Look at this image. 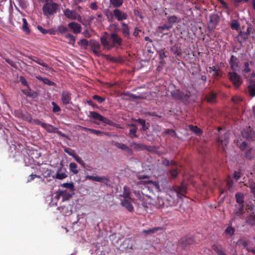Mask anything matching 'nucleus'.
Returning <instances> with one entry per match:
<instances>
[{"mask_svg": "<svg viewBox=\"0 0 255 255\" xmlns=\"http://www.w3.org/2000/svg\"><path fill=\"white\" fill-rule=\"evenodd\" d=\"M100 40L103 48L107 50L113 48H119L123 45V39L116 32L111 33L105 32L101 37Z\"/></svg>", "mask_w": 255, "mask_h": 255, "instance_id": "f257e3e1", "label": "nucleus"}, {"mask_svg": "<svg viewBox=\"0 0 255 255\" xmlns=\"http://www.w3.org/2000/svg\"><path fill=\"white\" fill-rule=\"evenodd\" d=\"M59 7V5L54 2L52 0H46L42 7L43 14L46 16L53 15L56 13Z\"/></svg>", "mask_w": 255, "mask_h": 255, "instance_id": "f03ea898", "label": "nucleus"}, {"mask_svg": "<svg viewBox=\"0 0 255 255\" xmlns=\"http://www.w3.org/2000/svg\"><path fill=\"white\" fill-rule=\"evenodd\" d=\"M89 114L90 115H88V117L93 119L94 120V123L96 124H98L97 122L98 121L102 122L105 125L113 127H115L116 125V124L113 121L103 117L102 115L96 112L91 111L89 112Z\"/></svg>", "mask_w": 255, "mask_h": 255, "instance_id": "7ed1b4c3", "label": "nucleus"}, {"mask_svg": "<svg viewBox=\"0 0 255 255\" xmlns=\"http://www.w3.org/2000/svg\"><path fill=\"white\" fill-rule=\"evenodd\" d=\"M196 243L195 238L192 236H186L181 238L178 241V246L182 250H187Z\"/></svg>", "mask_w": 255, "mask_h": 255, "instance_id": "20e7f679", "label": "nucleus"}, {"mask_svg": "<svg viewBox=\"0 0 255 255\" xmlns=\"http://www.w3.org/2000/svg\"><path fill=\"white\" fill-rule=\"evenodd\" d=\"M170 93L172 98L176 101H180L184 104L187 103L189 102L190 95L185 93L180 89H175L171 91Z\"/></svg>", "mask_w": 255, "mask_h": 255, "instance_id": "39448f33", "label": "nucleus"}, {"mask_svg": "<svg viewBox=\"0 0 255 255\" xmlns=\"http://www.w3.org/2000/svg\"><path fill=\"white\" fill-rule=\"evenodd\" d=\"M112 16L119 21H122L128 18V14L119 8H115L111 13Z\"/></svg>", "mask_w": 255, "mask_h": 255, "instance_id": "423d86ee", "label": "nucleus"}, {"mask_svg": "<svg viewBox=\"0 0 255 255\" xmlns=\"http://www.w3.org/2000/svg\"><path fill=\"white\" fill-rule=\"evenodd\" d=\"M63 13L69 19L77 20L78 21H81L82 20L80 15L74 10H71L67 8L63 10Z\"/></svg>", "mask_w": 255, "mask_h": 255, "instance_id": "0eeeda50", "label": "nucleus"}, {"mask_svg": "<svg viewBox=\"0 0 255 255\" xmlns=\"http://www.w3.org/2000/svg\"><path fill=\"white\" fill-rule=\"evenodd\" d=\"M228 77L236 88H239L242 84L241 77L236 71H233L232 72H229L228 74Z\"/></svg>", "mask_w": 255, "mask_h": 255, "instance_id": "6e6552de", "label": "nucleus"}, {"mask_svg": "<svg viewBox=\"0 0 255 255\" xmlns=\"http://www.w3.org/2000/svg\"><path fill=\"white\" fill-rule=\"evenodd\" d=\"M252 76L249 80L248 86L246 89V92L251 97L255 96V80L252 79L255 76V73L253 71L252 72Z\"/></svg>", "mask_w": 255, "mask_h": 255, "instance_id": "1a4fd4ad", "label": "nucleus"}, {"mask_svg": "<svg viewBox=\"0 0 255 255\" xmlns=\"http://www.w3.org/2000/svg\"><path fill=\"white\" fill-rule=\"evenodd\" d=\"M86 178L88 180L103 183L106 185H109L110 180L109 177L104 176H94L92 175H87Z\"/></svg>", "mask_w": 255, "mask_h": 255, "instance_id": "9d476101", "label": "nucleus"}, {"mask_svg": "<svg viewBox=\"0 0 255 255\" xmlns=\"http://www.w3.org/2000/svg\"><path fill=\"white\" fill-rule=\"evenodd\" d=\"M90 46L93 53L96 55L99 56L101 52V46L99 42L95 40H91L90 41Z\"/></svg>", "mask_w": 255, "mask_h": 255, "instance_id": "9b49d317", "label": "nucleus"}, {"mask_svg": "<svg viewBox=\"0 0 255 255\" xmlns=\"http://www.w3.org/2000/svg\"><path fill=\"white\" fill-rule=\"evenodd\" d=\"M239 63H240V60L239 59L235 56L234 55H232L231 56L230 61H229V64L230 66L231 69L233 71H236L238 70V68H239Z\"/></svg>", "mask_w": 255, "mask_h": 255, "instance_id": "f8f14e48", "label": "nucleus"}, {"mask_svg": "<svg viewBox=\"0 0 255 255\" xmlns=\"http://www.w3.org/2000/svg\"><path fill=\"white\" fill-rule=\"evenodd\" d=\"M113 144L116 147L120 148L121 149L127 152V153L132 154L133 150L132 149L128 147L125 144L121 143L118 141H113Z\"/></svg>", "mask_w": 255, "mask_h": 255, "instance_id": "ddd939ff", "label": "nucleus"}, {"mask_svg": "<svg viewBox=\"0 0 255 255\" xmlns=\"http://www.w3.org/2000/svg\"><path fill=\"white\" fill-rule=\"evenodd\" d=\"M61 101L63 104L68 105L71 101V94L68 91H64L61 93Z\"/></svg>", "mask_w": 255, "mask_h": 255, "instance_id": "4468645a", "label": "nucleus"}, {"mask_svg": "<svg viewBox=\"0 0 255 255\" xmlns=\"http://www.w3.org/2000/svg\"><path fill=\"white\" fill-rule=\"evenodd\" d=\"M229 141V136L228 132H225L224 134L219 136L218 142L219 145L227 146Z\"/></svg>", "mask_w": 255, "mask_h": 255, "instance_id": "2eb2a0df", "label": "nucleus"}, {"mask_svg": "<svg viewBox=\"0 0 255 255\" xmlns=\"http://www.w3.org/2000/svg\"><path fill=\"white\" fill-rule=\"evenodd\" d=\"M132 201V199H123L121 201V205L124 207L128 212H131L134 210V208L131 204Z\"/></svg>", "mask_w": 255, "mask_h": 255, "instance_id": "dca6fc26", "label": "nucleus"}, {"mask_svg": "<svg viewBox=\"0 0 255 255\" xmlns=\"http://www.w3.org/2000/svg\"><path fill=\"white\" fill-rule=\"evenodd\" d=\"M68 25L74 33H80L81 31V26L77 22H71L69 23Z\"/></svg>", "mask_w": 255, "mask_h": 255, "instance_id": "f3484780", "label": "nucleus"}, {"mask_svg": "<svg viewBox=\"0 0 255 255\" xmlns=\"http://www.w3.org/2000/svg\"><path fill=\"white\" fill-rule=\"evenodd\" d=\"M244 137L246 138L248 140H253L254 132L251 129V127L244 129L242 132Z\"/></svg>", "mask_w": 255, "mask_h": 255, "instance_id": "a211bd4d", "label": "nucleus"}, {"mask_svg": "<svg viewBox=\"0 0 255 255\" xmlns=\"http://www.w3.org/2000/svg\"><path fill=\"white\" fill-rule=\"evenodd\" d=\"M122 26V33L123 36L127 38H129L130 31L128 25L125 22H122L121 23Z\"/></svg>", "mask_w": 255, "mask_h": 255, "instance_id": "6ab92c4d", "label": "nucleus"}, {"mask_svg": "<svg viewBox=\"0 0 255 255\" xmlns=\"http://www.w3.org/2000/svg\"><path fill=\"white\" fill-rule=\"evenodd\" d=\"M129 146L135 151H140L146 149V145L141 143H136L134 141L129 142Z\"/></svg>", "mask_w": 255, "mask_h": 255, "instance_id": "aec40b11", "label": "nucleus"}, {"mask_svg": "<svg viewBox=\"0 0 255 255\" xmlns=\"http://www.w3.org/2000/svg\"><path fill=\"white\" fill-rule=\"evenodd\" d=\"M253 65L254 63L252 62H246L244 64L242 67V73L245 76L251 72V68Z\"/></svg>", "mask_w": 255, "mask_h": 255, "instance_id": "412c9836", "label": "nucleus"}, {"mask_svg": "<svg viewBox=\"0 0 255 255\" xmlns=\"http://www.w3.org/2000/svg\"><path fill=\"white\" fill-rule=\"evenodd\" d=\"M187 193V188L186 186L182 184L180 186H177V196L178 198H181Z\"/></svg>", "mask_w": 255, "mask_h": 255, "instance_id": "4be33fe9", "label": "nucleus"}, {"mask_svg": "<svg viewBox=\"0 0 255 255\" xmlns=\"http://www.w3.org/2000/svg\"><path fill=\"white\" fill-rule=\"evenodd\" d=\"M123 248L127 249H132L134 247V241L130 238L126 239L122 244Z\"/></svg>", "mask_w": 255, "mask_h": 255, "instance_id": "5701e85b", "label": "nucleus"}, {"mask_svg": "<svg viewBox=\"0 0 255 255\" xmlns=\"http://www.w3.org/2000/svg\"><path fill=\"white\" fill-rule=\"evenodd\" d=\"M205 100L209 103H214L216 102L217 95L214 92H210L205 96Z\"/></svg>", "mask_w": 255, "mask_h": 255, "instance_id": "b1692460", "label": "nucleus"}, {"mask_svg": "<svg viewBox=\"0 0 255 255\" xmlns=\"http://www.w3.org/2000/svg\"><path fill=\"white\" fill-rule=\"evenodd\" d=\"M42 127L49 133H54L57 129V128L54 127L52 125L45 123L42 124Z\"/></svg>", "mask_w": 255, "mask_h": 255, "instance_id": "393cba45", "label": "nucleus"}, {"mask_svg": "<svg viewBox=\"0 0 255 255\" xmlns=\"http://www.w3.org/2000/svg\"><path fill=\"white\" fill-rule=\"evenodd\" d=\"M236 202L239 205H244V195L241 192H238L235 195Z\"/></svg>", "mask_w": 255, "mask_h": 255, "instance_id": "a878e982", "label": "nucleus"}, {"mask_svg": "<svg viewBox=\"0 0 255 255\" xmlns=\"http://www.w3.org/2000/svg\"><path fill=\"white\" fill-rule=\"evenodd\" d=\"M248 213L249 215L246 219L247 223L251 225H255V214L254 212L249 213L248 211Z\"/></svg>", "mask_w": 255, "mask_h": 255, "instance_id": "bb28decb", "label": "nucleus"}, {"mask_svg": "<svg viewBox=\"0 0 255 255\" xmlns=\"http://www.w3.org/2000/svg\"><path fill=\"white\" fill-rule=\"evenodd\" d=\"M131 128L129 129L128 136L130 138H133L137 137L138 136L136 134L137 127L134 125H131Z\"/></svg>", "mask_w": 255, "mask_h": 255, "instance_id": "cd10ccee", "label": "nucleus"}, {"mask_svg": "<svg viewBox=\"0 0 255 255\" xmlns=\"http://www.w3.org/2000/svg\"><path fill=\"white\" fill-rule=\"evenodd\" d=\"M22 25L21 27V29L22 31L26 34H29L30 33V30L28 26V24L27 21V20L25 18H22Z\"/></svg>", "mask_w": 255, "mask_h": 255, "instance_id": "c85d7f7f", "label": "nucleus"}, {"mask_svg": "<svg viewBox=\"0 0 255 255\" xmlns=\"http://www.w3.org/2000/svg\"><path fill=\"white\" fill-rule=\"evenodd\" d=\"M124 0H110V3L114 8H119L124 3Z\"/></svg>", "mask_w": 255, "mask_h": 255, "instance_id": "c756f323", "label": "nucleus"}, {"mask_svg": "<svg viewBox=\"0 0 255 255\" xmlns=\"http://www.w3.org/2000/svg\"><path fill=\"white\" fill-rule=\"evenodd\" d=\"M83 130L84 131H90L91 133L96 134L97 135H103L106 134V133L103 131L99 130H96L92 128H89L86 127H81Z\"/></svg>", "mask_w": 255, "mask_h": 255, "instance_id": "7c9ffc66", "label": "nucleus"}, {"mask_svg": "<svg viewBox=\"0 0 255 255\" xmlns=\"http://www.w3.org/2000/svg\"><path fill=\"white\" fill-rule=\"evenodd\" d=\"M130 192L129 188L127 186H125L124 188V192L122 195L120 196L124 198V199H131V198L130 197Z\"/></svg>", "mask_w": 255, "mask_h": 255, "instance_id": "2f4dec72", "label": "nucleus"}, {"mask_svg": "<svg viewBox=\"0 0 255 255\" xmlns=\"http://www.w3.org/2000/svg\"><path fill=\"white\" fill-rule=\"evenodd\" d=\"M61 168H60L58 169L55 175H53V177L59 180H62L66 178L68 175L65 173H61Z\"/></svg>", "mask_w": 255, "mask_h": 255, "instance_id": "473e14b6", "label": "nucleus"}, {"mask_svg": "<svg viewBox=\"0 0 255 255\" xmlns=\"http://www.w3.org/2000/svg\"><path fill=\"white\" fill-rule=\"evenodd\" d=\"M249 36V33L247 32H242L241 31L239 34L237 38L239 42L241 43L244 42L246 39L248 38Z\"/></svg>", "mask_w": 255, "mask_h": 255, "instance_id": "72a5a7b5", "label": "nucleus"}, {"mask_svg": "<svg viewBox=\"0 0 255 255\" xmlns=\"http://www.w3.org/2000/svg\"><path fill=\"white\" fill-rule=\"evenodd\" d=\"M235 232V229L232 227V223H230L229 225L225 230L224 233L226 235H229L230 237L233 236Z\"/></svg>", "mask_w": 255, "mask_h": 255, "instance_id": "f704fd0d", "label": "nucleus"}, {"mask_svg": "<svg viewBox=\"0 0 255 255\" xmlns=\"http://www.w3.org/2000/svg\"><path fill=\"white\" fill-rule=\"evenodd\" d=\"M244 209V205H236V208L234 210V214L237 216H239L243 214V211Z\"/></svg>", "mask_w": 255, "mask_h": 255, "instance_id": "c9c22d12", "label": "nucleus"}, {"mask_svg": "<svg viewBox=\"0 0 255 255\" xmlns=\"http://www.w3.org/2000/svg\"><path fill=\"white\" fill-rule=\"evenodd\" d=\"M171 51L176 55H181V51L180 46L178 44H174L171 47Z\"/></svg>", "mask_w": 255, "mask_h": 255, "instance_id": "e433bc0d", "label": "nucleus"}, {"mask_svg": "<svg viewBox=\"0 0 255 255\" xmlns=\"http://www.w3.org/2000/svg\"><path fill=\"white\" fill-rule=\"evenodd\" d=\"M135 121L142 126V129L143 131H146L148 128L149 125H146L145 120L142 119H138ZM148 125H149V124H148Z\"/></svg>", "mask_w": 255, "mask_h": 255, "instance_id": "4c0bfd02", "label": "nucleus"}, {"mask_svg": "<svg viewBox=\"0 0 255 255\" xmlns=\"http://www.w3.org/2000/svg\"><path fill=\"white\" fill-rule=\"evenodd\" d=\"M189 128L192 131L198 135H200L203 132L202 129L197 126L190 125Z\"/></svg>", "mask_w": 255, "mask_h": 255, "instance_id": "58836bf2", "label": "nucleus"}, {"mask_svg": "<svg viewBox=\"0 0 255 255\" xmlns=\"http://www.w3.org/2000/svg\"><path fill=\"white\" fill-rule=\"evenodd\" d=\"M31 60L36 62V63L39 64L40 65L45 67V68H48V65L45 62H44L43 60L42 59H39L37 57H33V58H31Z\"/></svg>", "mask_w": 255, "mask_h": 255, "instance_id": "ea45409f", "label": "nucleus"}, {"mask_svg": "<svg viewBox=\"0 0 255 255\" xmlns=\"http://www.w3.org/2000/svg\"><path fill=\"white\" fill-rule=\"evenodd\" d=\"M77 165L75 162L70 163L69 168L71 172L74 174H77L79 172V170L77 169Z\"/></svg>", "mask_w": 255, "mask_h": 255, "instance_id": "a19ab883", "label": "nucleus"}, {"mask_svg": "<svg viewBox=\"0 0 255 255\" xmlns=\"http://www.w3.org/2000/svg\"><path fill=\"white\" fill-rule=\"evenodd\" d=\"M171 24H169L168 22L165 23L162 26H159L158 27V31L162 32L165 30H169L172 28Z\"/></svg>", "mask_w": 255, "mask_h": 255, "instance_id": "79ce46f5", "label": "nucleus"}, {"mask_svg": "<svg viewBox=\"0 0 255 255\" xmlns=\"http://www.w3.org/2000/svg\"><path fill=\"white\" fill-rule=\"evenodd\" d=\"M212 248L218 255H220L223 252L221 245H213L212 246Z\"/></svg>", "mask_w": 255, "mask_h": 255, "instance_id": "37998d69", "label": "nucleus"}, {"mask_svg": "<svg viewBox=\"0 0 255 255\" xmlns=\"http://www.w3.org/2000/svg\"><path fill=\"white\" fill-rule=\"evenodd\" d=\"M58 196H62V201H65L67 200H69L70 198H71L72 196L69 194L66 193L65 191H61L58 194Z\"/></svg>", "mask_w": 255, "mask_h": 255, "instance_id": "c03bdc74", "label": "nucleus"}, {"mask_svg": "<svg viewBox=\"0 0 255 255\" xmlns=\"http://www.w3.org/2000/svg\"><path fill=\"white\" fill-rule=\"evenodd\" d=\"M60 209H61V212H62V213L65 216L70 215L72 213V211L71 209H68V207L63 206L62 207H61Z\"/></svg>", "mask_w": 255, "mask_h": 255, "instance_id": "a18cd8bd", "label": "nucleus"}, {"mask_svg": "<svg viewBox=\"0 0 255 255\" xmlns=\"http://www.w3.org/2000/svg\"><path fill=\"white\" fill-rule=\"evenodd\" d=\"M65 37L67 39L68 41V43L69 44L74 45L75 42V37L71 34L70 33H67Z\"/></svg>", "mask_w": 255, "mask_h": 255, "instance_id": "49530a36", "label": "nucleus"}, {"mask_svg": "<svg viewBox=\"0 0 255 255\" xmlns=\"http://www.w3.org/2000/svg\"><path fill=\"white\" fill-rule=\"evenodd\" d=\"M255 154V150L252 148L247 151L245 155L246 158L248 159H252L254 158Z\"/></svg>", "mask_w": 255, "mask_h": 255, "instance_id": "de8ad7c7", "label": "nucleus"}, {"mask_svg": "<svg viewBox=\"0 0 255 255\" xmlns=\"http://www.w3.org/2000/svg\"><path fill=\"white\" fill-rule=\"evenodd\" d=\"M20 117L24 121L30 122L31 121V116L30 114L26 112L25 113H21Z\"/></svg>", "mask_w": 255, "mask_h": 255, "instance_id": "09e8293b", "label": "nucleus"}, {"mask_svg": "<svg viewBox=\"0 0 255 255\" xmlns=\"http://www.w3.org/2000/svg\"><path fill=\"white\" fill-rule=\"evenodd\" d=\"M58 31L61 34H64L68 31V28L63 25H61L58 27Z\"/></svg>", "mask_w": 255, "mask_h": 255, "instance_id": "8fccbe9b", "label": "nucleus"}, {"mask_svg": "<svg viewBox=\"0 0 255 255\" xmlns=\"http://www.w3.org/2000/svg\"><path fill=\"white\" fill-rule=\"evenodd\" d=\"M177 20V16L173 15L168 17V21L167 22L169 24H171V26H173V24L176 22Z\"/></svg>", "mask_w": 255, "mask_h": 255, "instance_id": "3c124183", "label": "nucleus"}, {"mask_svg": "<svg viewBox=\"0 0 255 255\" xmlns=\"http://www.w3.org/2000/svg\"><path fill=\"white\" fill-rule=\"evenodd\" d=\"M232 100L237 104H241L240 103L243 101V99L241 97L234 96L232 97Z\"/></svg>", "mask_w": 255, "mask_h": 255, "instance_id": "603ef678", "label": "nucleus"}, {"mask_svg": "<svg viewBox=\"0 0 255 255\" xmlns=\"http://www.w3.org/2000/svg\"><path fill=\"white\" fill-rule=\"evenodd\" d=\"M148 183H151L152 184L153 187L157 191H160V186L158 182L149 180L148 181Z\"/></svg>", "mask_w": 255, "mask_h": 255, "instance_id": "864d4df0", "label": "nucleus"}, {"mask_svg": "<svg viewBox=\"0 0 255 255\" xmlns=\"http://www.w3.org/2000/svg\"><path fill=\"white\" fill-rule=\"evenodd\" d=\"M92 98L94 100L97 101L99 103H102L106 100L105 98L100 97L97 95H94Z\"/></svg>", "mask_w": 255, "mask_h": 255, "instance_id": "5fc2aeb1", "label": "nucleus"}, {"mask_svg": "<svg viewBox=\"0 0 255 255\" xmlns=\"http://www.w3.org/2000/svg\"><path fill=\"white\" fill-rule=\"evenodd\" d=\"M158 230V228H155L151 229L144 230L142 231V233L145 235H149L152 233H155Z\"/></svg>", "mask_w": 255, "mask_h": 255, "instance_id": "6e6d98bb", "label": "nucleus"}, {"mask_svg": "<svg viewBox=\"0 0 255 255\" xmlns=\"http://www.w3.org/2000/svg\"><path fill=\"white\" fill-rule=\"evenodd\" d=\"M52 105L53 106L52 112L53 113H57L61 111L60 107L55 102H52Z\"/></svg>", "mask_w": 255, "mask_h": 255, "instance_id": "4d7b16f0", "label": "nucleus"}, {"mask_svg": "<svg viewBox=\"0 0 255 255\" xmlns=\"http://www.w3.org/2000/svg\"><path fill=\"white\" fill-rule=\"evenodd\" d=\"M3 59L11 67H13L15 69L18 68V67H17L16 64L14 62H13L12 60H11L9 59L6 58H3Z\"/></svg>", "mask_w": 255, "mask_h": 255, "instance_id": "13d9d810", "label": "nucleus"}, {"mask_svg": "<svg viewBox=\"0 0 255 255\" xmlns=\"http://www.w3.org/2000/svg\"><path fill=\"white\" fill-rule=\"evenodd\" d=\"M78 44L84 46L86 48L88 46L89 42L86 39H82L78 42Z\"/></svg>", "mask_w": 255, "mask_h": 255, "instance_id": "bf43d9fd", "label": "nucleus"}, {"mask_svg": "<svg viewBox=\"0 0 255 255\" xmlns=\"http://www.w3.org/2000/svg\"><path fill=\"white\" fill-rule=\"evenodd\" d=\"M64 150L68 155L72 156L73 158H74V156H76V155L75 153V151L73 150H72L69 148H65Z\"/></svg>", "mask_w": 255, "mask_h": 255, "instance_id": "052dcab7", "label": "nucleus"}, {"mask_svg": "<svg viewBox=\"0 0 255 255\" xmlns=\"http://www.w3.org/2000/svg\"><path fill=\"white\" fill-rule=\"evenodd\" d=\"M35 178H41V177L40 175H36V174H31L28 177L27 180V182H31L32 181H33L35 179Z\"/></svg>", "mask_w": 255, "mask_h": 255, "instance_id": "680f3d73", "label": "nucleus"}, {"mask_svg": "<svg viewBox=\"0 0 255 255\" xmlns=\"http://www.w3.org/2000/svg\"><path fill=\"white\" fill-rule=\"evenodd\" d=\"M231 28L233 29L238 30L240 28V24L237 20H233L231 24Z\"/></svg>", "mask_w": 255, "mask_h": 255, "instance_id": "e2e57ef3", "label": "nucleus"}, {"mask_svg": "<svg viewBox=\"0 0 255 255\" xmlns=\"http://www.w3.org/2000/svg\"><path fill=\"white\" fill-rule=\"evenodd\" d=\"M169 172L172 178H176L178 174V171L176 168L170 170Z\"/></svg>", "mask_w": 255, "mask_h": 255, "instance_id": "0e129e2a", "label": "nucleus"}, {"mask_svg": "<svg viewBox=\"0 0 255 255\" xmlns=\"http://www.w3.org/2000/svg\"><path fill=\"white\" fill-rule=\"evenodd\" d=\"M74 158L75 159V160L80 164H81L83 166H85V163L83 161V160L81 159V157H80L77 155H76V156H74Z\"/></svg>", "mask_w": 255, "mask_h": 255, "instance_id": "69168bd1", "label": "nucleus"}, {"mask_svg": "<svg viewBox=\"0 0 255 255\" xmlns=\"http://www.w3.org/2000/svg\"><path fill=\"white\" fill-rule=\"evenodd\" d=\"M62 187L64 188L73 189L74 185L72 182L71 183H64L61 185Z\"/></svg>", "mask_w": 255, "mask_h": 255, "instance_id": "338daca9", "label": "nucleus"}, {"mask_svg": "<svg viewBox=\"0 0 255 255\" xmlns=\"http://www.w3.org/2000/svg\"><path fill=\"white\" fill-rule=\"evenodd\" d=\"M234 185V182L232 179H228L227 181V186L229 190H231Z\"/></svg>", "mask_w": 255, "mask_h": 255, "instance_id": "774afa93", "label": "nucleus"}]
</instances>
